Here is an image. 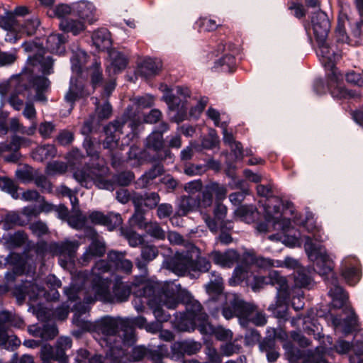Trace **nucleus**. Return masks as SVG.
I'll return each mask as SVG.
<instances>
[{
    "label": "nucleus",
    "mask_w": 363,
    "mask_h": 363,
    "mask_svg": "<svg viewBox=\"0 0 363 363\" xmlns=\"http://www.w3.org/2000/svg\"><path fill=\"white\" fill-rule=\"evenodd\" d=\"M201 347L199 342L193 340L176 342L172 345V352L177 358H180L184 354H194L199 352Z\"/></svg>",
    "instance_id": "28"
},
{
    "label": "nucleus",
    "mask_w": 363,
    "mask_h": 363,
    "mask_svg": "<svg viewBox=\"0 0 363 363\" xmlns=\"http://www.w3.org/2000/svg\"><path fill=\"white\" fill-rule=\"evenodd\" d=\"M243 259L248 264H255L257 267L260 268H269L272 267H279L281 266L279 264V261L274 262L269 258L256 256L253 250L245 251L243 253Z\"/></svg>",
    "instance_id": "30"
},
{
    "label": "nucleus",
    "mask_w": 363,
    "mask_h": 363,
    "mask_svg": "<svg viewBox=\"0 0 363 363\" xmlns=\"http://www.w3.org/2000/svg\"><path fill=\"white\" fill-rule=\"evenodd\" d=\"M140 118L136 115L133 107L128 106L121 118L117 119L104 127L106 138L103 142L104 149L113 152L119 146V140L121 135L123 133V129L128 127L130 133L126 135L122 140L120 150H123L124 146L129 145V141L134 135L135 130L140 125Z\"/></svg>",
    "instance_id": "5"
},
{
    "label": "nucleus",
    "mask_w": 363,
    "mask_h": 363,
    "mask_svg": "<svg viewBox=\"0 0 363 363\" xmlns=\"http://www.w3.org/2000/svg\"><path fill=\"white\" fill-rule=\"evenodd\" d=\"M145 147L146 150L153 151L155 153L152 159L153 161H161L172 158V152L169 148L164 147V140L161 133L152 131L147 137Z\"/></svg>",
    "instance_id": "15"
},
{
    "label": "nucleus",
    "mask_w": 363,
    "mask_h": 363,
    "mask_svg": "<svg viewBox=\"0 0 363 363\" xmlns=\"http://www.w3.org/2000/svg\"><path fill=\"white\" fill-rule=\"evenodd\" d=\"M125 252L111 250L108 253V259L113 266L125 274H130L133 269V262L125 258Z\"/></svg>",
    "instance_id": "29"
},
{
    "label": "nucleus",
    "mask_w": 363,
    "mask_h": 363,
    "mask_svg": "<svg viewBox=\"0 0 363 363\" xmlns=\"http://www.w3.org/2000/svg\"><path fill=\"white\" fill-rule=\"evenodd\" d=\"M90 77L91 84L94 89H95L96 86L101 83L103 79L101 63L98 62L96 60H95L90 67Z\"/></svg>",
    "instance_id": "63"
},
{
    "label": "nucleus",
    "mask_w": 363,
    "mask_h": 363,
    "mask_svg": "<svg viewBox=\"0 0 363 363\" xmlns=\"http://www.w3.org/2000/svg\"><path fill=\"white\" fill-rule=\"evenodd\" d=\"M336 351L340 354L347 353L352 347L354 348V351L357 354L363 353V342H356L355 345H352L350 342L345 340H339L335 345Z\"/></svg>",
    "instance_id": "50"
},
{
    "label": "nucleus",
    "mask_w": 363,
    "mask_h": 363,
    "mask_svg": "<svg viewBox=\"0 0 363 363\" xmlns=\"http://www.w3.org/2000/svg\"><path fill=\"white\" fill-rule=\"evenodd\" d=\"M86 222V217L83 216L81 211L77 209L74 213L68 217L67 223L69 226L74 229H82Z\"/></svg>",
    "instance_id": "60"
},
{
    "label": "nucleus",
    "mask_w": 363,
    "mask_h": 363,
    "mask_svg": "<svg viewBox=\"0 0 363 363\" xmlns=\"http://www.w3.org/2000/svg\"><path fill=\"white\" fill-rule=\"evenodd\" d=\"M73 12L79 18L92 24L99 18V15L94 5L87 1H79L73 4Z\"/></svg>",
    "instance_id": "25"
},
{
    "label": "nucleus",
    "mask_w": 363,
    "mask_h": 363,
    "mask_svg": "<svg viewBox=\"0 0 363 363\" xmlns=\"http://www.w3.org/2000/svg\"><path fill=\"white\" fill-rule=\"evenodd\" d=\"M88 277L86 272H79L77 279H74L69 286L65 287L64 293L68 301H77L83 299L86 303H92L96 300L101 301L104 303H121L126 301L131 293V288L127 282L121 280V278L117 277L113 286L112 292L109 287L111 280H101L99 288H96L94 292V296L87 295L83 286H78L77 281L84 280ZM100 281V280H99Z\"/></svg>",
    "instance_id": "3"
},
{
    "label": "nucleus",
    "mask_w": 363,
    "mask_h": 363,
    "mask_svg": "<svg viewBox=\"0 0 363 363\" xmlns=\"http://www.w3.org/2000/svg\"><path fill=\"white\" fill-rule=\"evenodd\" d=\"M106 252V245L104 240L97 238L96 232L94 233L91 242L79 259L82 265H87L91 259L102 257Z\"/></svg>",
    "instance_id": "19"
},
{
    "label": "nucleus",
    "mask_w": 363,
    "mask_h": 363,
    "mask_svg": "<svg viewBox=\"0 0 363 363\" xmlns=\"http://www.w3.org/2000/svg\"><path fill=\"white\" fill-rule=\"evenodd\" d=\"M79 244L78 241L65 240L61 242H53L50 245V251L55 255L65 256L72 259L77 250Z\"/></svg>",
    "instance_id": "26"
},
{
    "label": "nucleus",
    "mask_w": 363,
    "mask_h": 363,
    "mask_svg": "<svg viewBox=\"0 0 363 363\" xmlns=\"http://www.w3.org/2000/svg\"><path fill=\"white\" fill-rule=\"evenodd\" d=\"M69 301L75 302L72 308L74 311L73 323L77 327L93 333L96 339H97L96 335H101L102 337L99 340V342L101 347L108 348L106 355L112 359L120 362L119 359L125 354V352L121 344H117L116 340L119 337L117 336L119 329L123 332V334L125 333L123 318L105 316L92 323L82 318L84 315L88 313L90 303H85L83 299Z\"/></svg>",
    "instance_id": "1"
},
{
    "label": "nucleus",
    "mask_w": 363,
    "mask_h": 363,
    "mask_svg": "<svg viewBox=\"0 0 363 363\" xmlns=\"http://www.w3.org/2000/svg\"><path fill=\"white\" fill-rule=\"evenodd\" d=\"M294 279L296 284L300 287H306L311 282V278L308 272L305 268H298L294 272Z\"/></svg>",
    "instance_id": "61"
},
{
    "label": "nucleus",
    "mask_w": 363,
    "mask_h": 363,
    "mask_svg": "<svg viewBox=\"0 0 363 363\" xmlns=\"http://www.w3.org/2000/svg\"><path fill=\"white\" fill-rule=\"evenodd\" d=\"M59 26L62 30L71 33L74 35H77L85 30V25L82 21L71 18L62 19Z\"/></svg>",
    "instance_id": "39"
},
{
    "label": "nucleus",
    "mask_w": 363,
    "mask_h": 363,
    "mask_svg": "<svg viewBox=\"0 0 363 363\" xmlns=\"http://www.w3.org/2000/svg\"><path fill=\"white\" fill-rule=\"evenodd\" d=\"M6 325H13V315L8 311L0 312V344L4 343L7 338Z\"/></svg>",
    "instance_id": "52"
},
{
    "label": "nucleus",
    "mask_w": 363,
    "mask_h": 363,
    "mask_svg": "<svg viewBox=\"0 0 363 363\" xmlns=\"http://www.w3.org/2000/svg\"><path fill=\"white\" fill-rule=\"evenodd\" d=\"M201 196H196L199 200L200 209H206L211 207L213 202V194L209 189L208 184L205 185L202 189Z\"/></svg>",
    "instance_id": "55"
},
{
    "label": "nucleus",
    "mask_w": 363,
    "mask_h": 363,
    "mask_svg": "<svg viewBox=\"0 0 363 363\" xmlns=\"http://www.w3.org/2000/svg\"><path fill=\"white\" fill-rule=\"evenodd\" d=\"M162 67L160 60L147 58L144 60L138 69V74L147 79L157 74Z\"/></svg>",
    "instance_id": "31"
},
{
    "label": "nucleus",
    "mask_w": 363,
    "mask_h": 363,
    "mask_svg": "<svg viewBox=\"0 0 363 363\" xmlns=\"http://www.w3.org/2000/svg\"><path fill=\"white\" fill-rule=\"evenodd\" d=\"M199 249L198 257L193 259L191 272H206L211 268V262L205 257H201Z\"/></svg>",
    "instance_id": "59"
},
{
    "label": "nucleus",
    "mask_w": 363,
    "mask_h": 363,
    "mask_svg": "<svg viewBox=\"0 0 363 363\" xmlns=\"http://www.w3.org/2000/svg\"><path fill=\"white\" fill-rule=\"evenodd\" d=\"M280 201L276 204L267 203L264 206L265 219L267 223H272L274 230H285L291 225L289 219L282 218L280 211Z\"/></svg>",
    "instance_id": "17"
},
{
    "label": "nucleus",
    "mask_w": 363,
    "mask_h": 363,
    "mask_svg": "<svg viewBox=\"0 0 363 363\" xmlns=\"http://www.w3.org/2000/svg\"><path fill=\"white\" fill-rule=\"evenodd\" d=\"M22 47L26 52H33L29 55L27 60L26 67L23 73L21 75V82L29 81L28 86L33 87L35 91H46L50 86V82L44 76L33 77L35 72H40L43 74H50L53 72V60L49 55H45V50L41 45L33 41L25 42Z\"/></svg>",
    "instance_id": "4"
},
{
    "label": "nucleus",
    "mask_w": 363,
    "mask_h": 363,
    "mask_svg": "<svg viewBox=\"0 0 363 363\" xmlns=\"http://www.w3.org/2000/svg\"><path fill=\"white\" fill-rule=\"evenodd\" d=\"M304 248L308 258L314 262V271L323 277L325 282L327 278L335 277L333 272L334 263L323 247L313 244L311 238H307Z\"/></svg>",
    "instance_id": "7"
},
{
    "label": "nucleus",
    "mask_w": 363,
    "mask_h": 363,
    "mask_svg": "<svg viewBox=\"0 0 363 363\" xmlns=\"http://www.w3.org/2000/svg\"><path fill=\"white\" fill-rule=\"evenodd\" d=\"M254 309V305L246 303L233 295L232 298H229V305L223 307L222 313L228 320L237 316L240 323L243 324V318H248Z\"/></svg>",
    "instance_id": "14"
},
{
    "label": "nucleus",
    "mask_w": 363,
    "mask_h": 363,
    "mask_svg": "<svg viewBox=\"0 0 363 363\" xmlns=\"http://www.w3.org/2000/svg\"><path fill=\"white\" fill-rule=\"evenodd\" d=\"M29 332L35 337L43 340L53 339L57 335V328L55 325L45 324L42 327L35 325L29 328Z\"/></svg>",
    "instance_id": "37"
},
{
    "label": "nucleus",
    "mask_w": 363,
    "mask_h": 363,
    "mask_svg": "<svg viewBox=\"0 0 363 363\" xmlns=\"http://www.w3.org/2000/svg\"><path fill=\"white\" fill-rule=\"evenodd\" d=\"M199 248L194 244H188L186 249L175 253L168 262V268L178 275H184L191 272L192 261L198 257Z\"/></svg>",
    "instance_id": "9"
},
{
    "label": "nucleus",
    "mask_w": 363,
    "mask_h": 363,
    "mask_svg": "<svg viewBox=\"0 0 363 363\" xmlns=\"http://www.w3.org/2000/svg\"><path fill=\"white\" fill-rule=\"evenodd\" d=\"M164 172L163 166L158 163L155 164L151 169L145 172L137 181V185L140 189H145L150 186L153 181L162 175Z\"/></svg>",
    "instance_id": "32"
},
{
    "label": "nucleus",
    "mask_w": 363,
    "mask_h": 363,
    "mask_svg": "<svg viewBox=\"0 0 363 363\" xmlns=\"http://www.w3.org/2000/svg\"><path fill=\"white\" fill-rule=\"evenodd\" d=\"M160 201V196L157 192H146L140 194L133 192L132 194V202L134 206H143L153 209L157 206Z\"/></svg>",
    "instance_id": "27"
},
{
    "label": "nucleus",
    "mask_w": 363,
    "mask_h": 363,
    "mask_svg": "<svg viewBox=\"0 0 363 363\" xmlns=\"http://www.w3.org/2000/svg\"><path fill=\"white\" fill-rule=\"evenodd\" d=\"M144 229L150 236L157 240H164L166 237L165 231L157 222L148 223Z\"/></svg>",
    "instance_id": "58"
},
{
    "label": "nucleus",
    "mask_w": 363,
    "mask_h": 363,
    "mask_svg": "<svg viewBox=\"0 0 363 363\" xmlns=\"http://www.w3.org/2000/svg\"><path fill=\"white\" fill-rule=\"evenodd\" d=\"M135 212L130 218V223L132 225L136 226L140 229H144L148 223L145 222V211L141 206H134Z\"/></svg>",
    "instance_id": "56"
},
{
    "label": "nucleus",
    "mask_w": 363,
    "mask_h": 363,
    "mask_svg": "<svg viewBox=\"0 0 363 363\" xmlns=\"http://www.w3.org/2000/svg\"><path fill=\"white\" fill-rule=\"evenodd\" d=\"M208 184L212 194L216 196V202H221L226 198L227 188L225 185L216 182H211Z\"/></svg>",
    "instance_id": "62"
},
{
    "label": "nucleus",
    "mask_w": 363,
    "mask_h": 363,
    "mask_svg": "<svg viewBox=\"0 0 363 363\" xmlns=\"http://www.w3.org/2000/svg\"><path fill=\"white\" fill-rule=\"evenodd\" d=\"M125 333L122 335V340L123 345L130 346L133 345L136 340L135 327L140 329H145L147 325V319L143 316H137L135 318H123Z\"/></svg>",
    "instance_id": "16"
},
{
    "label": "nucleus",
    "mask_w": 363,
    "mask_h": 363,
    "mask_svg": "<svg viewBox=\"0 0 363 363\" xmlns=\"http://www.w3.org/2000/svg\"><path fill=\"white\" fill-rule=\"evenodd\" d=\"M27 89L28 87L26 84L20 82L18 86L16 87V89L11 93L8 99V101L11 106L16 111H20L22 109L24 105L25 98L23 91Z\"/></svg>",
    "instance_id": "38"
},
{
    "label": "nucleus",
    "mask_w": 363,
    "mask_h": 363,
    "mask_svg": "<svg viewBox=\"0 0 363 363\" xmlns=\"http://www.w3.org/2000/svg\"><path fill=\"white\" fill-rule=\"evenodd\" d=\"M94 45L99 50H108L111 45L110 33L106 28H100L91 35Z\"/></svg>",
    "instance_id": "33"
},
{
    "label": "nucleus",
    "mask_w": 363,
    "mask_h": 363,
    "mask_svg": "<svg viewBox=\"0 0 363 363\" xmlns=\"http://www.w3.org/2000/svg\"><path fill=\"white\" fill-rule=\"evenodd\" d=\"M113 267V264L107 258L105 259H100L97 261L94 266L91 268V274H89V279L91 284V289L93 292L96 291V288H99L101 282L98 280H111L108 278L103 277L102 274L108 272L111 267Z\"/></svg>",
    "instance_id": "22"
},
{
    "label": "nucleus",
    "mask_w": 363,
    "mask_h": 363,
    "mask_svg": "<svg viewBox=\"0 0 363 363\" xmlns=\"http://www.w3.org/2000/svg\"><path fill=\"white\" fill-rule=\"evenodd\" d=\"M284 349L286 356L291 363H295L301 359H303L302 363H327L323 357L325 352L323 347H316L314 350H308L303 352L295 347L291 343L286 342L284 345Z\"/></svg>",
    "instance_id": "11"
},
{
    "label": "nucleus",
    "mask_w": 363,
    "mask_h": 363,
    "mask_svg": "<svg viewBox=\"0 0 363 363\" xmlns=\"http://www.w3.org/2000/svg\"><path fill=\"white\" fill-rule=\"evenodd\" d=\"M0 189L9 194L14 199L19 198L18 193V186L13 180L6 177H0Z\"/></svg>",
    "instance_id": "54"
},
{
    "label": "nucleus",
    "mask_w": 363,
    "mask_h": 363,
    "mask_svg": "<svg viewBox=\"0 0 363 363\" xmlns=\"http://www.w3.org/2000/svg\"><path fill=\"white\" fill-rule=\"evenodd\" d=\"M211 257L215 264L223 267H231L238 259V253L235 250H228L224 253L213 252Z\"/></svg>",
    "instance_id": "34"
},
{
    "label": "nucleus",
    "mask_w": 363,
    "mask_h": 363,
    "mask_svg": "<svg viewBox=\"0 0 363 363\" xmlns=\"http://www.w3.org/2000/svg\"><path fill=\"white\" fill-rule=\"evenodd\" d=\"M108 168L103 164L77 168L73 173L74 179L83 187L90 189L96 185L99 189H109L111 184L106 179Z\"/></svg>",
    "instance_id": "6"
},
{
    "label": "nucleus",
    "mask_w": 363,
    "mask_h": 363,
    "mask_svg": "<svg viewBox=\"0 0 363 363\" xmlns=\"http://www.w3.org/2000/svg\"><path fill=\"white\" fill-rule=\"evenodd\" d=\"M305 228L308 232L312 233L311 236H305V242H306L307 238H311L312 243L316 246H323L319 243L323 242L326 239V236L322 232V230L315 226L311 220H307L304 225Z\"/></svg>",
    "instance_id": "47"
},
{
    "label": "nucleus",
    "mask_w": 363,
    "mask_h": 363,
    "mask_svg": "<svg viewBox=\"0 0 363 363\" xmlns=\"http://www.w3.org/2000/svg\"><path fill=\"white\" fill-rule=\"evenodd\" d=\"M29 140L26 138L18 135H13L9 143H0V155H3L6 152H9L12 150H20L21 147L29 143Z\"/></svg>",
    "instance_id": "43"
},
{
    "label": "nucleus",
    "mask_w": 363,
    "mask_h": 363,
    "mask_svg": "<svg viewBox=\"0 0 363 363\" xmlns=\"http://www.w3.org/2000/svg\"><path fill=\"white\" fill-rule=\"evenodd\" d=\"M57 154V149L54 145L47 144L37 147L32 152L33 160L43 162L54 157Z\"/></svg>",
    "instance_id": "41"
},
{
    "label": "nucleus",
    "mask_w": 363,
    "mask_h": 363,
    "mask_svg": "<svg viewBox=\"0 0 363 363\" xmlns=\"http://www.w3.org/2000/svg\"><path fill=\"white\" fill-rule=\"evenodd\" d=\"M201 211L196 196H182L178 203V211L181 215H186L189 212Z\"/></svg>",
    "instance_id": "35"
},
{
    "label": "nucleus",
    "mask_w": 363,
    "mask_h": 363,
    "mask_svg": "<svg viewBox=\"0 0 363 363\" xmlns=\"http://www.w3.org/2000/svg\"><path fill=\"white\" fill-rule=\"evenodd\" d=\"M139 296L147 298V304L152 310L157 320L161 323L167 322L171 315L162 306L175 309L184 298H189V293L174 281L147 284L138 291Z\"/></svg>",
    "instance_id": "2"
},
{
    "label": "nucleus",
    "mask_w": 363,
    "mask_h": 363,
    "mask_svg": "<svg viewBox=\"0 0 363 363\" xmlns=\"http://www.w3.org/2000/svg\"><path fill=\"white\" fill-rule=\"evenodd\" d=\"M267 278L268 284L275 286L277 290L275 303H272L268 307L269 311L274 312L289 298V287L286 278L278 271H271Z\"/></svg>",
    "instance_id": "13"
},
{
    "label": "nucleus",
    "mask_w": 363,
    "mask_h": 363,
    "mask_svg": "<svg viewBox=\"0 0 363 363\" xmlns=\"http://www.w3.org/2000/svg\"><path fill=\"white\" fill-rule=\"evenodd\" d=\"M2 239L7 247L13 249L23 245L27 240V235L23 231L19 230L13 234L4 235Z\"/></svg>",
    "instance_id": "45"
},
{
    "label": "nucleus",
    "mask_w": 363,
    "mask_h": 363,
    "mask_svg": "<svg viewBox=\"0 0 363 363\" xmlns=\"http://www.w3.org/2000/svg\"><path fill=\"white\" fill-rule=\"evenodd\" d=\"M65 40L61 34H51L46 40V48L52 52H62L64 50Z\"/></svg>",
    "instance_id": "49"
},
{
    "label": "nucleus",
    "mask_w": 363,
    "mask_h": 363,
    "mask_svg": "<svg viewBox=\"0 0 363 363\" xmlns=\"http://www.w3.org/2000/svg\"><path fill=\"white\" fill-rule=\"evenodd\" d=\"M161 90L164 92L162 99L167 104L169 108L178 112V121L184 120L187 111L186 101L190 96V91L186 87L177 86L175 91L170 89L167 85H161Z\"/></svg>",
    "instance_id": "8"
},
{
    "label": "nucleus",
    "mask_w": 363,
    "mask_h": 363,
    "mask_svg": "<svg viewBox=\"0 0 363 363\" xmlns=\"http://www.w3.org/2000/svg\"><path fill=\"white\" fill-rule=\"evenodd\" d=\"M124 352H125V354L121 359H119L120 362H118V360L117 361L116 359H113L115 363H121L122 359L125 357H126L127 359H129L130 361H134V362L140 361L144 357H147L148 349L142 345L134 347L132 349L131 354H129L128 356L125 353V350H124Z\"/></svg>",
    "instance_id": "53"
},
{
    "label": "nucleus",
    "mask_w": 363,
    "mask_h": 363,
    "mask_svg": "<svg viewBox=\"0 0 363 363\" xmlns=\"http://www.w3.org/2000/svg\"><path fill=\"white\" fill-rule=\"evenodd\" d=\"M318 50L317 55L323 65L331 71L330 78L332 81L337 82L340 74L335 68V63L341 57L340 51L334 45H330L326 40L316 39Z\"/></svg>",
    "instance_id": "10"
},
{
    "label": "nucleus",
    "mask_w": 363,
    "mask_h": 363,
    "mask_svg": "<svg viewBox=\"0 0 363 363\" xmlns=\"http://www.w3.org/2000/svg\"><path fill=\"white\" fill-rule=\"evenodd\" d=\"M311 22L315 38L326 40L330 28V22L327 14L318 10L314 13Z\"/></svg>",
    "instance_id": "21"
},
{
    "label": "nucleus",
    "mask_w": 363,
    "mask_h": 363,
    "mask_svg": "<svg viewBox=\"0 0 363 363\" xmlns=\"http://www.w3.org/2000/svg\"><path fill=\"white\" fill-rule=\"evenodd\" d=\"M84 96L83 86L79 83L77 78L72 77L70 79V84L69 91L66 94L65 100L73 104L78 98Z\"/></svg>",
    "instance_id": "44"
},
{
    "label": "nucleus",
    "mask_w": 363,
    "mask_h": 363,
    "mask_svg": "<svg viewBox=\"0 0 363 363\" xmlns=\"http://www.w3.org/2000/svg\"><path fill=\"white\" fill-rule=\"evenodd\" d=\"M86 53L82 50L74 52L70 59L72 69L73 71L79 73L82 71V67L86 62Z\"/></svg>",
    "instance_id": "57"
},
{
    "label": "nucleus",
    "mask_w": 363,
    "mask_h": 363,
    "mask_svg": "<svg viewBox=\"0 0 363 363\" xmlns=\"http://www.w3.org/2000/svg\"><path fill=\"white\" fill-rule=\"evenodd\" d=\"M2 223L3 228L6 230L12 229L16 226H23L26 224V221L15 211L6 213L2 219Z\"/></svg>",
    "instance_id": "46"
},
{
    "label": "nucleus",
    "mask_w": 363,
    "mask_h": 363,
    "mask_svg": "<svg viewBox=\"0 0 363 363\" xmlns=\"http://www.w3.org/2000/svg\"><path fill=\"white\" fill-rule=\"evenodd\" d=\"M128 62V57L121 52L111 49L108 50V65L106 72L110 77L123 70Z\"/></svg>",
    "instance_id": "23"
},
{
    "label": "nucleus",
    "mask_w": 363,
    "mask_h": 363,
    "mask_svg": "<svg viewBox=\"0 0 363 363\" xmlns=\"http://www.w3.org/2000/svg\"><path fill=\"white\" fill-rule=\"evenodd\" d=\"M259 349L267 353V357L269 362H275L279 356V352L275 349V341L272 338H265L259 344Z\"/></svg>",
    "instance_id": "48"
},
{
    "label": "nucleus",
    "mask_w": 363,
    "mask_h": 363,
    "mask_svg": "<svg viewBox=\"0 0 363 363\" xmlns=\"http://www.w3.org/2000/svg\"><path fill=\"white\" fill-rule=\"evenodd\" d=\"M234 213L242 221L250 223L255 220L258 212L253 205H242L235 210Z\"/></svg>",
    "instance_id": "42"
},
{
    "label": "nucleus",
    "mask_w": 363,
    "mask_h": 363,
    "mask_svg": "<svg viewBox=\"0 0 363 363\" xmlns=\"http://www.w3.org/2000/svg\"><path fill=\"white\" fill-rule=\"evenodd\" d=\"M235 65V59L233 55L226 54L215 62L213 69L222 72H232Z\"/></svg>",
    "instance_id": "51"
},
{
    "label": "nucleus",
    "mask_w": 363,
    "mask_h": 363,
    "mask_svg": "<svg viewBox=\"0 0 363 363\" xmlns=\"http://www.w3.org/2000/svg\"><path fill=\"white\" fill-rule=\"evenodd\" d=\"M91 222L95 225L106 226L109 230H112L122 224V218L120 213L109 212L104 214L101 211H92L89 215Z\"/></svg>",
    "instance_id": "18"
},
{
    "label": "nucleus",
    "mask_w": 363,
    "mask_h": 363,
    "mask_svg": "<svg viewBox=\"0 0 363 363\" xmlns=\"http://www.w3.org/2000/svg\"><path fill=\"white\" fill-rule=\"evenodd\" d=\"M326 284L329 288L328 294L333 299V306L337 308L344 306L348 296L339 285L337 277H332L330 279L327 278Z\"/></svg>",
    "instance_id": "24"
},
{
    "label": "nucleus",
    "mask_w": 363,
    "mask_h": 363,
    "mask_svg": "<svg viewBox=\"0 0 363 363\" xmlns=\"http://www.w3.org/2000/svg\"><path fill=\"white\" fill-rule=\"evenodd\" d=\"M248 272L247 267L238 266L233 272L232 277L229 279L231 286H235L247 277Z\"/></svg>",
    "instance_id": "64"
},
{
    "label": "nucleus",
    "mask_w": 363,
    "mask_h": 363,
    "mask_svg": "<svg viewBox=\"0 0 363 363\" xmlns=\"http://www.w3.org/2000/svg\"><path fill=\"white\" fill-rule=\"evenodd\" d=\"M174 316L178 327L182 330L189 325H196L198 320H204L208 317L206 313L202 312L201 303L196 300L189 301L186 305V311L176 313Z\"/></svg>",
    "instance_id": "12"
},
{
    "label": "nucleus",
    "mask_w": 363,
    "mask_h": 363,
    "mask_svg": "<svg viewBox=\"0 0 363 363\" xmlns=\"http://www.w3.org/2000/svg\"><path fill=\"white\" fill-rule=\"evenodd\" d=\"M341 274L349 284H356L361 277L358 260L355 257L345 258L342 262Z\"/></svg>",
    "instance_id": "20"
},
{
    "label": "nucleus",
    "mask_w": 363,
    "mask_h": 363,
    "mask_svg": "<svg viewBox=\"0 0 363 363\" xmlns=\"http://www.w3.org/2000/svg\"><path fill=\"white\" fill-rule=\"evenodd\" d=\"M330 91L334 99L340 100L358 99L361 96L359 92L355 90L348 89L341 85H337L333 88L330 87Z\"/></svg>",
    "instance_id": "40"
},
{
    "label": "nucleus",
    "mask_w": 363,
    "mask_h": 363,
    "mask_svg": "<svg viewBox=\"0 0 363 363\" xmlns=\"http://www.w3.org/2000/svg\"><path fill=\"white\" fill-rule=\"evenodd\" d=\"M16 25V20L13 13L8 12L5 16L0 17V26L11 32L6 35V40L7 41L16 43L18 40V37L12 32L15 30Z\"/></svg>",
    "instance_id": "36"
}]
</instances>
